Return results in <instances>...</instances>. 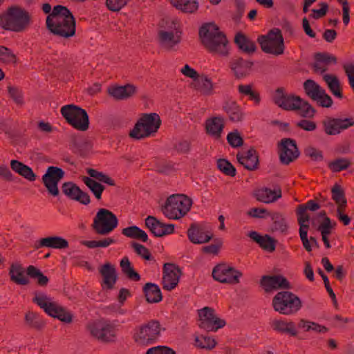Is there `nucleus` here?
Segmentation results:
<instances>
[{
  "label": "nucleus",
  "mask_w": 354,
  "mask_h": 354,
  "mask_svg": "<svg viewBox=\"0 0 354 354\" xmlns=\"http://www.w3.org/2000/svg\"><path fill=\"white\" fill-rule=\"evenodd\" d=\"M331 193L332 198L337 205V208L346 207L347 201L342 187L338 185H335L331 189Z\"/></svg>",
  "instance_id": "48"
},
{
  "label": "nucleus",
  "mask_w": 354,
  "mask_h": 354,
  "mask_svg": "<svg viewBox=\"0 0 354 354\" xmlns=\"http://www.w3.org/2000/svg\"><path fill=\"white\" fill-rule=\"evenodd\" d=\"M118 224V220L112 212L101 208L97 212L91 227L96 234L104 236L113 232Z\"/></svg>",
  "instance_id": "12"
},
{
  "label": "nucleus",
  "mask_w": 354,
  "mask_h": 354,
  "mask_svg": "<svg viewBox=\"0 0 354 354\" xmlns=\"http://www.w3.org/2000/svg\"><path fill=\"white\" fill-rule=\"evenodd\" d=\"M199 35L202 44L210 53L221 57L228 56V41L216 24L209 23L203 26L200 29Z\"/></svg>",
  "instance_id": "2"
},
{
  "label": "nucleus",
  "mask_w": 354,
  "mask_h": 354,
  "mask_svg": "<svg viewBox=\"0 0 354 354\" xmlns=\"http://www.w3.org/2000/svg\"><path fill=\"white\" fill-rule=\"evenodd\" d=\"M136 86L131 84L124 86H111L107 89L109 95L117 100L130 98L136 94Z\"/></svg>",
  "instance_id": "26"
},
{
  "label": "nucleus",
  "mask_w": 354,
  "mask_h": 354,
  "mask_svg": "<svg viewBox=\"0 0 354 354\" xmlns=\"http://www.w3.org/2000/svg\"><path fill=\"white\" fill-rule=\"evenodd\" d=\"M195 88L204 95L214 94V84L207 75H202L195 81Z\"/></svg>",
  "instance_id": "38"
},
{
  "label": "nucleus",
  "mask_w": 354,
  "mask_h": 354,
  "mask_svg": "<svg viewBox=\"0 0 354 354\" xmlns=\"http://www.w3.org/2000/svg\"><path fill=\"white\" fill-rule=\"evenodd\" d=\"M32 301L50 317L69 324L73 320L72 314L52 297L42 292H35Z\"/></svg>",
  "instance_id": "3"
},
{
  "label": "nucleus",
  "mask_w": 354,
  "mask_h": 354,
  "mask_svg": "<svg viewBox=\"0 0 354 354\" xmlns=\"http://www.w3.org/2000/svg\"><path fill=\"white\" fill-rule=\"evenodd\" d=\"M160 323L151 319L135 327L132 338L139 346L147 347L154 344L160 337L162 331Z\"/></svg>",
  "instance_id": "6"
},
{
  "label": "nucleus",
  "mask_w": 354,
  "mask_h": 354,
  "mask_svg": "<svg viewBox=\"0 0 354 354\" xmlns=\"http://www.w3.org/2000/svg\"><path fill=\"white\" fill-rule=\"evenodd\" d=\"M351 165L347 158H338L328 163L329 169L333 172H338L346 169Z\"/></svg>",
  "instance_id": "57"
},
{
  "label": "nucleus",
  "mask_w": 354,
  "mask_h": 354,
  "mask_svg": "<svg viewBox=\"0 0 354 354\" xmlns=\"http://www.w3.org/2000/svg\"><path fill=\"white\" fill-rule=\"evenodd\" d=\"M62 189L66 196L74 200L80 189L73 183L67 182L63 184Z\"/></svg>",
  "instance_id": "61"
},
{
  "label": "nucleus",
  "mask_w": 354,
  "mask_h": 354,
  "mask_svg": "<svg viewBox=\"0 0 354 354\" xmlns=\"http://www.w3.org/2000/svg\"><path fill=\"white\" fill-rule=\"evenodd\" d=\"M24 320L29 328L35 330H41L45 325V322L40 318L39 315L32 311H28L26 313Z\"/></svg>",
  "instance_id": "44"
},
{
  "label": "nucleus",
  "mask_w": 354,
  "mask_h": 354,
  "mask_svg": "<svg viewBox=\"0 0 354 354\" xmlns=\"http://www.w3.org/2000/svg\"><path fill=\"white\" fill-rule=\"evenodd\" d=\"M248 236L254 241L257 243L261 248L268 252L275 250V241L268 235L261 236L257 232L251 231Z\"/></svg>",
  "instance_id": "37"
},
{
  "label": "nucleus",
  "mask_w": 354,
  "mask_h": 354,
  "mask_svg": "<svg viewBox=\"0 0 354 354\" xmlns=\"http://www.w3.org/2000/svg\"><path fill=\"white\" fill-rule=\"evenodd\" d=\"M146 354H176L174 351L167 346H158L150 348Z\"/></svg>",
  "instance_id": "64"
},
{
  "label": "nucleus",
  "mask_w": 354,
  "mask_h": 354,
  "mask_svg": "<svg viewBox=\"0 0 354 354\" xmlns=\"http://www.w3.org/2000/svg\"><path fill=\"white\" fill-rule=\"evenodd\" d=\"M324 131L328 135H337L354 125V119L327 118L323 121Z\"/></svg>",
  "instance_id": "19"
},
{
  "label": "nucleus",
  "mask_w": 354,
  "mask_h": 354,
  "mask_svg": "<svg viewBox=\"0 0 354 354\" xmlns=\"http://www.w3.org/2000/svg\"><path fill=\"white\" fill-rule=\"evenodd\" d=\"M44 247L54 249H65L68 247V242L61 236H48L42 238L39 241L37 248Z\"/></svg>",
  "instance_id": "35"
},
{
  "label": "nucleus",
  "mask_w": 354,
  "mask_h": 354,
  "mask_svg": "<svg viewBox=\"0 0 354 354\" xmlns=\"http://www.w3.org/2000/svg\"><path fill=\"white\" fill-rule=\"evenodd\" d=\"M10 167L13 171L30 182H33L36 180L37 176L32 169L19 160H12L10 161Z\"/></svg>",
  "instance_id": "33"
},
{
  "label": "nucleus",
  "mask_w": 354,
  "mask_h": 354,
  "mask_svg": "<svg viewBox=\"0 0 354 354\" xmlns=\"http://www.w3.org/2000/svg\"><path fill=\"white\" fill-rule=\"evenodd\" d=\"M122 272L131 280L138 281L140 279V274L133 269L129 258L123 257L120 263Z\"/></svg>",
  "instance_id": "43"
},
{
  "label": "nucleus",
  "mask_w": 354,
  "mask_h": 354,
  "mask_svg": "<svg viewBox=\"0 0 354 354\" xmlns=\"http://www.w3.org/2000/svg\"><path fill=\"white\" fill-rule=\"evenodd\" d=\"M223 108L228 115L230 121L233 122H239L243 120L245 118V113L241 106L236 103V102H225Z\"/></svg>",
  "instance_id": "32"
},
{
  "label": "nucleus",
  "mask_w": 354,
  "mask_h": 354,
  "mask_svg": "<svg viewBox=\"0 0 354 354\" xmlns=\"http://www.w3.org/2000/svg\"><path fill=\"white\" fill-rule=\"evenodd\" d=\"M315 62L312 66L314 72L317 73L324 74L330 64L337 63V58L327 53H316L314 56Z\"/></svg>",
  "instance_id": "25"
},
{
  "label": "nucleus",
  "mask_w": 354,
  "mask_h": 354,
  "mask_svg": "<svg viewBox=\"0 0 354 354\" xmlns=\"http://www.w3.org/2000/svg\"><path fill=\"white\" fill-rule=\"evenodd\" d=\"M299 155L296 142L290 138L281 140L279 145L280 161L284 165H288L294 161Z\"/></svg>",
  "instance_id": "20"
},
{
  "label": "nucleus",
  "mask_w": 354,
  "mask_h": 354,
  "mask_svg": "<svg viewBox=\"0 0 354 354\" xmlns=\"http://www.w3.org/2000/svg\"><path fill=\"white\" fill-rule=\"evenodd\" d=\"M319 215L324 217L323 222L318 226L317 230L320 232L321 234L329 235L332 230L334 228L335 224H332L330 219L326 216L325 212H322Z\"/></svg>",
  "instance_id": "60"
},
{
  "label": "nucleus",
  "mask_w": 354,
  "mask_h": 354,
  "mask_svg": "<svg viewBox=\"0 0 354 354\" xmlns=\"http://www.w3.org/2000/svg\"><path fill=\"white\" fill-rule=\"evenodd\" d=\"M313 100L316 102L318 106L323 108H330L333 104L332 98L326 93L324 88H322Z\"/></svg>",
  "instance_id": "54"
},
{
  "label": "nucleus",
  "mask_w": 354,
  "mask_h": 354,
  "mask_svg": "<svg viewBox=\"0 0 354 354\" xmlns=\"http://www.w3.org/2000/svg\"><path fill=\"white\" fill-rule=\"evenodd\" d=\"M317 82L312 80H307L304 83V89L306 94L312 100L322 90Z\"/></svg>",
  "instance_id": "53"
},
{
  "label": "nucleus",
  "mask_w": 354,
  "mask_h": 354,
  "mask_svg": "<svg viewBox=\"0 0 354 354\" xmlns=\"http://www.w3.org/2000/svg\"><path fill=\"white\" fill-rule=\"evenodd\" d=\"M122 233L129 238L138 239L143 242H147L148 240L147 233L136 225L124 228Z\"/></svg>",
  "instance_id": "45"
},
{
  "label": "nucleus",
  "mask_w": 354,
  "mask_h": 354,
  "mask_svg": "<svg viewBox=\"0 0 354 354\" xmlns=\"http://www.w3.org/2000/svg\"><path fill=\"white\" fill-rule=\"evenodd\" d=\"M218 169L227 176H234L236 175V169L233 165L225 159H219L217 161Z\"/></svg>",
  "instance_id": "59"
},
{
  "label": "nucleus",
  "mask_w": 354,
  "mask_h": 354,
  "mask_svg": "<svg viewBox=\"0 0 354 354\" xmlns=\"http://www.w3.org/2000/svg\"><path fill=\"white\" fill-rule=\"evenodd\" d=\"M298 107L296 111H299V114L306 118H312L314 117L316 110L307 101L300 98V102L297 104Z\"/></svg>",
  "instance_id": "47"
},
{
  "label": "nucleus",
  "mask_w": 354,
  "mask_h": 354,
  "mask_svg": "<svg viewBox=\"0 0 354 354\" xmlns=\"http://www.w3.org/2000/svg\"><path fill=\"white\" fill-rule=\"evenodd\" d=\"M177 8L185 12L192 13L197 10L198 3L196 0H181L177 2H172Z\"/></svg>",
  "instance_id": "49"
},
{
  "label": "nucleus",
  "mask_w": 354,
  "mask_h": 354,
  "mask_svg": "<svg viewBox=\"0 0 354 354\" xmlns=\"http://www.w3.org/2000/svg\"><path fill=\"white\" fill-rule=\"evenodd\" d=\"M87 173L90 176V178L97 180L101 183H106L111 186H114L115 185V181L111 177H109L107 174L99 171L94 169H88Z\"/></svg>",
  "instance_id": "50"
},
{
  "label": "nucleus",
  "mask_w": 354,
  "mask_h": 354,
  "mask_svg": "<svg viewBox=\"0 0 354 354\" xmlns=\"http://www.w3.org/2000/svg\"><path fill=\"white\" fill-rule=\"evenodd\" d=\"M236 158L239 162L248 170H254L258 167V156L257 151L252 148L245 152L238 153Z\"/></svg>",
  "instance_id": "29"
},
{
  "label": "nucleus",
  "mask_w": 354,
  "mask_h": 354,
  "mask_svg": "<svg viewBox=\"0 0 354 354\" xmlns=\"http://www.w3.org/2000/svg\"><path fill=\"white\" fill-rule=\"evenodd\" d=\"M76 150L82 156H85L92 148V143L90 140L83 139L75 143Z\"/></svg>",
  "instance_id": "63"
},
{
  "label": "nucleus",
  "mask_w": 354,
  "mask_h": 354,
  "mask_svg": "<svg viewBox=\"0 0 354 354\" xmlns=\"http://www.w3.org/2000/svg\"><path fill=\"white\" fill-rule=\"evenodd\" d=\"M27 274L31 278L37 279V283L41 286H46L48 282V278L33 266H29L27 268Z\"/></svg>",
  "instance_id": "52"
},
{
  "label": "nucleus",
  "mask_w": 354,
  "mask_h": 354,
  "mask_svg": "<svg viewBox=\"0 0 354 354\" xmlns=\"http://www.w3.org/2000/svg\"><path fill=\"white\" fill-rule=\"evenodd\" d=\"M180 276L181 271L178 266L174 263H165L162 280V288L167 290L174 289L179 282Z\"/></svg>",
  "instance_id": "17"
},
{
  "label": "nucleus",
  "mask_w": 354,
  "mask_h": 354,
  "mask_svg": "<svg viewBox=\"0 0 354 354\" xmlns=\"http://www.w3.org/2000/svg\"><path fill=\"white\" fill-rule=\"evenodd\" d=\"M253 63L242 58H236L230 62V68L234 76L236 79H242L247 77L252 69Z\"/></svg>",
  "instance_id": "27"
},
{
  "label": "nucleus",
  "mask_w": 354,
  "mask_h": 354,
  "mask_svg": "<svg viewBox=\"0 0 354 354\" xmlns=\"http://www.w3.org/2000/svg\"><path fill=\"white\" fill-rule=\"evenodd\" d=\"M9 276L10 281L17 285L26 286L30 283L29 275H28L27 272H26L24 268L19 263L11 264L9 269Z\"/></svg>",
  "instance_id": "28"
},
{
  "label": "nucleus",
  "mask_w": 354,
  "mask_h": 354,
  "mask_svg": "<svg viewBox=\"0 0 354 354\" xmlns=\"http://www.w3.org/2000/svg\"><path fill=\"white\" fill-rule=\"evenodd\" d=\"M273 230L281 233L287 232L288 225L286 219L279 213H276L273 216Z\"/></svg>",
  "instance_id": "56"
},
{
  "label": "nucleus",
  "mask_w": 354,
  "mask_h": 354,
  "mask_svg": "<svg viewBox=\"0 0 354 354\" xmlns=\"http://www.w3.org/2000/svg\"><path fill=\"white\" fill-rule=\"evenodd\" d=\"M189 240L194 244H203L209 242L213 234L204 227L192 224L187 230Z\"/></svg>",
  "instance_id": "22"
},
{
  "label": "nucleus",
  "mask_w": 354,
  "mask_h": 354,
  "mask_svg": "<svg viewBox=\"0 0 354 354\" xmlns=\"http://www.w3.org/2000/svg\"><path fill=\"white\" fill-rule=\"evenodd\" d=\"M297 327L303 332L315 334H325L328 331V328L325 326L306 319H300Z\"/></svg>",
  "instance_id": "34"
},
{
  "label": "nucleus",
  "mask_w": 354,
  "mask_h": 354,
  "mask_svg": "<svg viewBox=\"0 0 354 354\" xmlns=\"http://www.w3.org/2000/svg\"><path fill=\"white\" fill-rule=\"evenodd\" d=\"M225 126V121L222 117H213L205 122V129L207 134L214 139H219Z\"/></svg>",
  "instance_id": "30"
},
{
  "label": "nucleus",
  "mask_w": 354,
  "mask_h": 354,
  "mask_svg": "<svg viewBox=\"0 0 354 354\" xmlns=\"http://www.w3.org/2000/svg\"><path fill=\"white\" fill-rule=\"evenodd\" d=\"M242 276L240 270L226 263L218 264L212 270L213 278L222 283L238 284Z\"/></svg>",
  "instance_id": "14"
},
{
  "label": "nucleus",
  "mask_w": 354,
  "mask_h": 354,
  "mask_svg": "<svg viewBox=\"0 0 354 354\" xmlns=\"http://www.w3.org/2000/svg\"><path fill=\"white\" fill-rule=\"evenodd\" d=\"M198 326L206 331H216L225 325V322L215 314L213 308L204 307L198 310Z\"/></svg>",
  "instance_id": "15"
},
{
  "label": "nucleus",
  "mask_w": 354,
  "mask_h": 354,
  "mask_svg": "<svg viewBox=\"0 0 354 354\" xmlns=\"http://www.w3.org/2000/svg\"><path fill=\"white\" fill-rule=\"evenodd\" d=\"M261 285L266 292L280 288H290L289 282L281 275L263 276L261 279Z\"/></svg>",
  "instance_id": "24"
},
{
  "label": "nucleus",
  "mask_w": 354,
  "mask_h": 354,
  "mask_svg": "<svg viewBox=\"0 0 354 354\" xmlns=\"http://www.w3.org/2000/svg\"><path fill=\"white\" fill-rule=\"evenodd\" d=\"M30 16L24 9L14 6L8 9L0 17V26L6 30L19 32L24 31L29 25Z\"/></svg>",
  "instance_id": "4"
},
{
  "label": "nucleus",
  "mask_w": 354,
  "mask_h": 354,
  "mask_svg": "<svg viewBox=\"0 0 354 354\" xmlns=\"http://www.w3.org/2000/svg\"><path fill=\"white\" fill-rule=\"evenodd\" d=\"M192 200L184 194H173L167 198L161 207L162 213L171 220L184 217L190 210Z\"/></svg>",
  "instance_id": "5"
},
{
  "label": "nucleus",
  "mask_w": 354,
  "mask_h": 354,
  "mask_svg": "<svg viewBox=\"0 0 354 354\" xmlns=\"http://www.w3.org/2000/svg\"><path fill=\"white\" fill-rule=\"evenodd\" d=\"M115 243V240L111 237L104 238L100 240L84 241L82 244L90 249L97 248H107Z\"/></svg>",
  "instance_id": "51"
},
{
  "label": "nucleus",
  "mask_w": 354,
  "mask_h": 354,
  "mask_svg": "<svg viewBox=\"0 0 354 354\" xmlns=\"http://www.w3.org/2000/svg\"><path fill=\"white\" fill-rule=\"evenodd\" d=\"M100 272L103 277V288L112 289L117 280V274L115 268L109 263L104 264Z\"/></svg>",
  "instance_id": "31"
},
{
  "label": "nucleus",
  "mask_w": 354,
  "mask_h": 354,
  "mask_svg": "<svg viewBox=\"0 0 354 354\" xmlns=\"http://www.w3.org/2000/svg\"><path fill=\"white\" fill-rule=\"evenodd\" d=\"M64 176V171L62 169L54 166L48 167L46 174L42 176V182L50 194L53 196L59 194L57 184Z\"/></svg>",
  "instance_id": "16"
},
{
  "label": "nucleus",
  "mask_w": 354,
  "mask_h": 354,
  "mask_svg": "<svg viewBox=\"0 0 354 354\" xmlns=\"http://www.w3.org/2000/svg\"><path fill=\"white\" fill-rule=\"evenodd\" d=\"M160 124L161 120L157 113H145L137 121L129 136L137 140L149 137L157 132Z\"/></svg>",
  "instance_id": "7"
},
{
  "label": "nucleus",
  "mask_w": 354,
  "mask_h": 354,
  "mask_svg": "<svg viewBox=\"0 0 354 354\" xmlns=\"http://www.w3.org/2000/svg\"><path fill=\"white\" fill-rule=\"evenodd\" d=\"M300 98L299 96L286 93L283 88H278L273 95L274 102L286 111H296Z\"/></svg>",
  "instance_id": "18"
},
{
  "label": "nucleus",
  "mask_w": 354,
  "mask_h": 354,
  "mask_svg": "<svg viewBox=\"0 0 354 354\" xmlns=\"http://www.w3.org/2000/svg\"><path fill=\"white\" fill-rule=\"evenodd\" d=\"M146 299L149 303H158L162 300V294L159 287L152 283H147L143 287Z\"/></svg>",
  "instance_id": "40"
},
{
  "label": "nucleus",
  "mask_w": 354,
  "mask_h": 354,
  "mask_svg": "<svg viewBox=\"0 0 354 354\" xmlns=\"http://www.w3.org/2000/svg\"><path fill=\"white\" fill-rule=\"evenodd\" d=\"M270 326L274 331L290 337H297L299 333L296 325L292 321L284 319H273L270 322Z\"/></svg>",
  "instance_id": "23"
},
{
  "label": "nucleus",
  "mask_w": 354,
  "mask_h": 354,
  "mask_svg": "<svg viewBox=\"0 0 354 354\" xmlns=\"http://www.w3.org/2000/svg\"><path fill=\"white\" fill-rule=\"evenodd\" d=\"M234 42L239 49L248 54L253 53L256 50L254 42L241 32H239L236 35Z\"/></svg>",
  "instance_id": "39"
},
{
  "label": "nucleus",
  "mask_w": 354,
  "mask_h": 354,
  "mask_svg": "<svg viewBox=\"0 0 354 354\" xmlns=\"http://www.w3.org/2000/svg\"><path fill=\"white\" fill-rule=\"evenodd\" d=\"M171 26L161 29L158 32V41L160 48L168 52L178 50L181 41V31L178 28L176 24L171 22Z\"/></svg>",
  "instance_id": "13"
},
{
  "label": "nucleus",
  "mask_w": 354,
  "mask_h": 354,
  "mask_svg": "<svg viewBox=\"0 0 354 354\" xmlns=\"http://www.w3.org/2000/svg\"><path fill=\"white\" fill-rule=\"evenodd\" d=\"M323 79L326 83L333 95L339 99L343 97L340 82L337 76L330 74H324Z\"/></svg>",
  "instance_id": "41"
},
{
  "label": "nucleus",
  "mask_w": 354,
  "mask_h": 354,
  "mask_svg": "<svg viewBox=\"0 0 354 354\" xmlns=\"http://www.w3.org/2000/svg\"><path fill=\"white\" fill-rule=\"evenodd\" d=\"M257 41L266 53L277 56L284 53V40L279 28L271 29L266 35L259 36Z\"/></svg>",
  "instance_id": "10"
},
{
  "label": "nucleus",
  "mask_w": 354,
  "mask_h": 354,
  "mask_svg": "<svg viewBox=\"0 0 354 354\" xmlns=\"http://www.w3.org/2000/svg\"><path fill=\"white\" fill-rule=\"evenodd\" d=\"M237 90L241 95L248 96L249 100L253 101L255 105L259 104L261 102L260 95L252 84H239L237 86Z\"/></svg>",
  "instance_id": "42"
},
{
  "label": "nucleus",
  "mask_w": 354,
  "mask_h": 354,
  "mask_svg": "<svg viewBox=\"0 0 354 354\" xmlns=\"http://www.w3.org/2000/svg\"><path fill=\"white\" fill-rule=\"evenodd\" d=\"M145 225L155 236L158 237L171 234L174 232V224H165L152 216H148L145 218Z\"/></svg>",
  "instance_id": "21"
},
{
  "label": "nucleus",
  "mask_w": 354,
  "mask_h": 354,
  "mask_svg": "<svg viewBox=\"0 0 354 354\" xmlns=\"http://www.w3.org/2000/svg\"><path fill=\"white\" fill-rule=\"evenodd\" d=\"M0 60L8 64H16L17 57L11 49L0 46Z\"/></svg>",
  "instance_id": "55"
},
{
  "label": "nucleus",
  "mask_w": 354,
  "mask_h": 354,
  "mask_svg": "<svg viewBox=\"0 0 354 354\" xmlns=\"http://www.w3.org/2000/svg\"><path fill=\"white\" fill-rule=\"evenodd\" d=\"M195 342L196 346L201 348L210 350L214 348L216 346V341L214 339L205 335L196 337L195 338Z\"/></svg>",
  "instance_id": "58"
},
{
  "label": "nucleus",
  "mask_w": 354,
  "mask_h": 354,
  "mask_svg": "<svg viewBox=\"0 0 354 354\" xmlns=\"http://www.w3.org/2000/svg\"><path fill=\"white\" fill-rule=\"evenodd\" d=\"M86 328L93 338L102 343L116 341V326L106 319H98L88 324Z\"/></svg>",
  "instance_id": "9"
},
{
  "label": "nucleus",
  "mask_w": 354,
  "mask_h": 354,
  "mask_svg": "<svg viewBox=\"0 0 354 354\" xmlns=\"http://www.w3.org/2000/svg\"><path fill=\"white\" fill-rule=\"evenodd\" d=\"M46 27L55 35L70 38L75 35L76 23L71 12L65 6H55L46 17Z\"/></svg>",
  "instance_id": "1"
},
{
  "label": "nucleus",
  "mask_w": 354,
  "mask_h": 354,
  "mask_svg": "<svg viewBox=\"0 0 354 354\" xmlns=\"http://www.w3.org/2000/svg\"><path fill=\"white\" fill-rule=\"evenodd\" d=\"M272 307L276 312L284 315H291L297 313L301 308V299L289 291H281L273 297Z\"/></svg>",
  "instance_id": "8"
},
{
  "label": "nucleus",
  "mask_w": 354,
  "mask_h": 354,
  "mask_svg": "<svg viewBox=\"0 0 354 354\" xmlns=\"http://www.w3.org/2000/svg\"><path fill=\"white\" fill-rule=\"evenodd\" d=\"M60 112L66 122L75 129L85 131L89 127L86 111L74 104H67L61 108Z\"/></svg>",
  "instance_id": "11"
},
{
  "label": "nucleus",
  "mask_w": 354,
  "mask_h": 354,
  "mask_svg": "<svg viewBox=\"0 0 354 354\" xmlns=\"http://www.w3.org/2000/svg\"><path fill=\"white\" fill-rule=\"evenodd\" d=\"M82 180L92 192L95 198L98 200L100 199L102 194L104 190V187L90 177L84 176L83 177Z\"/></svg>",
  "instance_id": "46"
},
{
  "label": "nucleus",
  "mask_w": 354,
  "mask_h": 354,
  "mask_svg": "<svg viewBox=\"0 0 354 354\" xmlns=\"http://www.w3.org/2000/svg\"><path fill=\"white\" fill-rule=\"evenodd\" d=\"M256 197L261 203H271L281 197V190L280 188L274 190L269 188H262L257 191Z\"/></svg>",
  "instance_id": "36"
},
{
  "label": "nucleus",
  "mask_w": 354,
  "mask_h": 354,
  "mask_svg": "<svg viewBox=\"0 0 354 354\" xmlns=\"http://www.w3.org/2000/svg\"><path fill=\"white\" fill-rule=\"evenodd\" d=\"M131 247L136 254L144 259L149 261L153 259L149 250L145 246L138 243H132Z\"/></svg>",
  "instance_id": "62"
}]
</instances>
